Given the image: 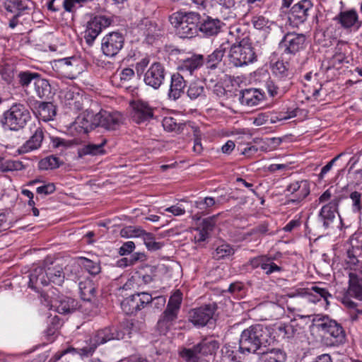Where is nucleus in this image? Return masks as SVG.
I'll return each mask as SVG.
<instances>
[{
  "label": "nucleus",
  "instance_id": "17",
  "mask_svg": "<svg viewBox=\"0 0 362 362\" xmlns=\"http://www.w3.org/2000/svg\"><path fill=\"white\" fill-rule=\"evenodd\" d=\"M214 312L211 305L195 308L189 313V320L196 327H204L212 320Z\"/></svg>",
  "mask_w": 362,
  "mask_h": 362
},
{
  "label": "nucleus",
  "instance_id": "31",
  "mask_svg": "<svg viewBox=\"0 0 362 362\" xmlns=\"http://www.w3.org/2000/svg\"><path fill=\"white\" fill-rule=\"evenodd\" d=\"M288 193L295 194L296 199L292 202H300L310 194L309 184L305 180L296 181L291 183L286 188Z\"/></svg>",
  "mask_w": 362,
  "mask_h": 362
},
{
  "label": "nucleus",
  "instance_id": "45",
  "mask_svg": "<svg viewBox=\"0 0 362 362\" xmlns=\"http://www.w3.org/2000/svg\"><path fill=\"white\" fill-rule=\"evenodd\" d=\"M40 75L36 72H31L29 71H21L18 74V81L19 83L23 87H28L30 83H35L37 77H39Z\"/></svg>",
  "mask_w": 362,
  "mask_h": 362
},
{
  "label": "nucleus",
  "instance_id": "6",
  "mask_svg": "<svg viewBox=\"0 0 362 362\" xmlns=\"http://www.w3.org/2000/svg\"><path fill=\"white\" fill-rule=\"evenodd\" d=\"M30 119L28 108L25 105L16 103L3 113L0 122L5 130L18 132L23 129Z\"/></svg>",
  "mask_w": 362,
  "mask_h": 362
},
{
  "label": "nucleus",
  "instance_id": "1",
  "mask_svg": "<svg viewBox=\"0 0 362 362\" xmlns=\"http://www.w3.org/2000/svg\"><path fill=\"white\" fill-rule=\"evenodd\" d=\"M64 281L62 267L57 264H48L45 260L44 264L33 269L29 275V287L37 293H40L42 287L53 284L62 286Z\"/></svg>",
  "mask_w": 362,
  "mask_h": 362
},
{
  "label": "nucleus",
  "instance_id": "50",
  "mask_svg": "<svg viewBox=\"0 0 362 362\" xmlns=\"http://www.w3.org/2000/svg\"><path fill=\"white\" fill-rule=\"evenodd\" d=\"M216 204V201L213 197H209L204 199H199L194 203V206L202 211H206L213 206Z\"/></svg>",
  "mask_w": 362,
  "mask_h": 362
},
{
  "label": "nucleus",
  "instance_id": "41",
  "mask_svg": "<svg viewBox=\"0 0 362 362\" xmlns=\"http://www.w3.org/2000/svg\"><path fill=\"white\" fill-rule=\"evenodd\" d=\"M64 98L66 105L69 106L70 108L78 110L81 108V95L78 93H75L72 90L68 89L64 93Z\"/></svg>",
  "mask_w": 362,
  "mask_h": 362
},
{
  "label": "nucleus",
  "instance_id": "29",
  "mask_svg": "<svg viewBox=\"0 0 362 362\" xmlns=\"http://www.w3.org/2000/svg\"><path fill=\"white\" fill-rule=\"evenodd\" d=\"M185 77V75L180 72L172 76L170 87L168 93L170 98L177 100L184 93V88L186 86Z\"/></svg>",
  "mask_w": 362,
  "mask_h": 362
},
{
  "label": "nucleus",
  "instance_id": "2",
  "mask_svg": "<svg viewBox=\"0 0 362 362\" xmlns=\"http://www.w3.org/2000/svg\"><path fill=\"white\" fill-rule=\"evenodd\" d=\"M129 328L127 327H105L97 331L92 337L86 340L83 344L75 349L81 357L92 356L97 347L111 340H119L129 334Z\"/></svg>",
  "mask_w": 362,
  "mask_h": 362
},
{
  "label": "nucleus",
  "instance_id": "48",
  "mask_svg": "<svg viewBox=\"0 0 362 362\" xmlns=\"http://www.w3.org/2000/svg\"><path fill=\"white\" fill-rule=\"evenodd\" d=\"M165 212L170 213L175 216H179L185 214V209L182 205L175 204L166 208L160 207L158 210V213L163 216L165 215Z\"/></svg>",
  "mask_w": 362,
  "mask_h": 362
},
{
  "label": "nucleus",
  "instance_id": "37",
  "mask_svg": "<svg viewBox=\"0 0 362 362\" xmlns=\"http://www.w3.org/2000/svg\"><path fill=\"white\" fill-rule=\"evenodd\" d=\"M37 113L40 119L48 122L53 120L56 115V109L52 103L42 102L38 106Z\"/></svg>",
  "mask_w": 362,
  "mask_h": 362
},
{
  "label": "nucleus",
  "instance_id": "12",
  "mask_svg": "<svg viewBox=\"0 0 362 362\" xmlns=\"http://www.w3.org/2000/svg\"><path fill=\"white\" fill-rule=\"evenodd\" d=\"M96 125L106 129H116L124 121L123 115L117 111L101 110L94 115Z\"/></svg>",
  "mask_w": 362,
  "mask_h": 362
},
{
  "label": "nucleus",
  "instance_id": "64",
  "mask_svg": "<svg viewBox=\"0 0 362 362\" xmlns=\"http://www.w3.org/2000/svg\"><path fill=\"white\" fill-rule=\"evenodd\" d=\"M62 6V0H50L47 3V8L48 10L56 12L59 11Z\"/></svg>",
  "mask_w": 362,
  "mask_h": 362
},
{
  "label": "nucleus",
  "instance_id": "8",
  "mask_svg": "<svg viewBox=\"0 0 362 362\" xmlns=\"http://www.w3.org/2000/svg\"><path fill=\"white\" fill-rule=\"evenodd\" d=\"M112 18L107 16H95L87 23L84 38L88 45L93 44L96 37L103 29L107 28L112 23Z\"/></svg>",
  "mask_w": 362,
  "mask_h": 362
},
{
  "label": "nucleus",
  "instance_id": "44",
  "mask_svg": "<svg viewBox=\"0 0 362 362\" xmlns=\"http://www.w3.org/2000/svg\"><path fill=\"white\" fill-rule=\"evenodd\" d=\"M234 253L235 249L230 245L224 243L216 247L213 255L215 259H221L230 257Z\"/></svg>",
  "mask_w": 362,
  "mask_h": 362
},
{
  "label": "nucleus",
  "instance_id": "27",
  "mask_svg": "<svg viewBox=\"0 0 362 362\" xmlns=\"http://www.w3.org/2000/svg\"><path fill=\"white\" fill-rule=\"evenodd\" d=\"M291 296H308L309 300L313 303L320 301L321 298H323L327 302L328 298L331 297V295L326 288L317 286H313L310 288H300L296 291V293H293Z\"/></svg>",
  "mask_w": 362,
  "mask_h": 362
},
{
  "label": "nucleus",
  "instance_id": "61",
  "mask_svg": "<svg viewBox=\"0 0 362 362\" xmlns=\"http://www.w3.org/2000/svg\"><path fill=\"white\" fill-rule=\"evenodd\" d=\"M134 76V71L132 69L126 68L124 69L119 74L120 81L122 82H127L130 81Z\"/></svg>",
  "mask_w": 362,
  "mask_h": 362
},
{
  "label": "nucleus",
  "instance_id": "23",
  "mask_svg": "<svg viewBox=\"0 0 362 362\" xmlns=\"http://www.w3.org/2000/svg\"><path fill=\"white\" fill-rule=\"evenodd\" d=\"M48 305L49 309H54L60 314H68L77 308L78 302L74 298L61 296L51 299Z\"/></svg>",
  "mask_w": 362,
  "mask_h": 362
},
{
  "label": "nucleus",
  "instance_id": "39",
  "mask_svg": "<svg viewBox=\"0 0 362 362\" xmlns=\"http://www.w3.org/2000/svg\"><path fill=\"white\" fill-rule=\"evenodd\" d=\"M260 358L262 362H285L286 355L279 349H272L264 351Z\"/></svg>",
  "mask_w": 362,
  "mask_h": 362
},
{
  "label": "nucleus",
  "instance_id": "42",
  "mask_svg": "<svg viewBox=\"0 0 362 362\" xmlns=\"http://www.w3.org/2000/svg\"><path fill=\"white\" fill-rule=\"evenodd\" d=\"M204 93V83L200 81L191 82L187 91L188 97L192 100H194L202 96Z\"/></svg>",
  "mask_w": 362,
  "mask_h": 362
},
{
  "label": "nucleus",
  "instance_id": "24",
  "mask_svg": "<svg viewBox=\"0 0 362 362\" xmlns=\"http://www.w3.org/2000/svg\"><path fill=\"white\" fill-rule=\"evenodd\" d=\"M97 127L94 119V115L90 113L81 114L77 117L76 120L70 127L71 131H75L76 134H86L89 130Z\"/></svg>",
  "mask_w": 362,
  "mask_h": 362
},
{
  "label": "nucleus",
  "instance_id": "33",
  "mask_svg": "<svg viewBox=\"0 0 362 362\" xmlns=\"http://www.w3.org/2000/svg\"><path fill=\"white\" fill-rule=\"evenodd\" d=\"M230 47V42H229V40H224L219 47L208 56V67L211 69L216 68L217 64L221 62L226 52L229 49Z\"/></svg>",
  "mask_w": 362,
  "mask_h": 362
},
{
  "label": "nucleus",
  "instance_id": "5",
  "mask_svg": "<svg viewBox=\"0 0 362 362\" xmlns=\"http://www.w3.org/2000/svg\"><path fill=\"white\" fill-rule=\"evenodd\" d=\"M169 21L180 37L191 38L197 32L200 15L196 12L180 11L173 13Z\"/></svg>",
  "mask_w": 362,
  "mask_h": 362
},
{
  "label": "nucleus",
  "instance_id": "16",
  "mask_svg": "<svg viewBox=\"0 0 362 362\" xmlns=\"http://www.w3.org/2000/svg\"><path fill=\"white\" fill-rule=\"evenodd\" d=\"M30 131L32 135L30 139L18 149L19 154L37 150L42 146L44 139V132L40 122H38L37 125L34 124V126L30 127Z\"/></svg>",
  "mask_w": 362,
  "mask_h": 362
},
{
  "label": "nucleus",
  "instance_id": "36",
  "mask_svg": "<svg viewBox=\"0 0 362 362\" xmlns=\"http://www.w3.org/2000/svg\"><path fill=\"white\" fill-rule=\"evenodd\" d=\"M291 83H284L280 80L276 82L272 80H268L266 82V88L268 93L272 97L281 96L287 90Z\"/></svg>",
  "mask_w": 362,
  "mask_h": 362
},
{
  "label": "nucleus",
  "instance_id": "58",
  "mask_svg": "<svg viewBox=\"0 0 362 362\" xmlns=\"http://www.w3.org/2000/svg\"><path fill=\"white\" fill-rule=\"evenodd\" d=\"M135 249V244L133 241H127L122 244L119 249V254L121 256H125L134 251Z\"/></svg>",
  "mask_w": 362,
  "mask_h": 362
},
{
  "label": "nucleus",
  "instance_id": "53",
  "mask_svg": "<svg viewBox=\"0 0 362 362\" xmlns=\"http://www.w3.org/2000/svg\"><path fill=\"white\" fill-rule=\"evenodd\" d=\"M84 269L91 275H96L100 272V264L90 259L85 258L83 262Z\"/></svg>",
  "mask_w": 362,
  "mask_h": 362
},
{
  "label": "nucleus",
  "instance_id": "34",
  "mask_svg": "<svg viewBox=\"0 0 362 362\" xmlns=\"http://www.w3.org/2000/svg\"><path fill=\"white\" fill-rule=\"evenodd\" d=\"M221 28V23L218 19L207 16L201 23L199 30L206 35L211 36L217 34Z\"/></svg>",
  "mask_w": 362,
  "mask_h": 362
},
{
  "label": "nucleus",
  "instance_id": "22",
  "mask_svg": "<svg viewBox=\"0 0 362 362\" xmlns=\"http://www.w3.org/2000/svg\"><path fill=\"white\" fill-rule=\"evenodd\" d=\"M79 289L81 292V300H83V305L80 307H85L86 309H90V311L87 314H90L95 308V287L94 284L91 281H85L80 282Z\"/></svg>",
  "mask_w": 362,
  "mask_h": 362
},
{
  "label": "nucleus",
  "instance_id": "14",
  "mask_svg": "<svg viewBox=\"0 0 362 362\" xmlns=\"http://www.w3.org/2000/svg\"><path fill=\"white\" fill-rule=\"evenodd\" d=\"M305 36L303 34L289 33L284 35L279 45L284 52L293 54L298 52L305 47Z\"/></svg>",
  "mask_w": 362,
  "mask_h": 362
},
{
  "label": "nucleus",
  "instance_id": "18",
  "mask_svg": "<svg viewBox=\"0 0 362 362\" xmlns=\"http://www.w3.org/2000/svg\"><path fill=\"white\" fill-rule=\"evenodd\" d=\"M132 108V117L137 124L149 121L153 117V108L147 102L135 100L131 103Z\"/></svg>",
  "mask_w": 362,
  "mask_h": 362
},
{
  "label": "nucleus",
  "instance_id": "26",
  "mask_svg": "<svg viewBox=\"0 0 362 362\" xmlns=\"http://www.w3.org/2000/svg\"><path fill=\"white\" fill-rule=\"evenodd\" d=\"M249 265L252 269L260 267L267 275L282 270L281 267L275 264L272 258L265 255L252 258L249 261Z\"/></svg>",
  "mask_w": 362,
  "mask_h": 362
},
{
  "label": "nucleus",
  "instance_id": "28",
  "mask_svg": "<svg viewBox=\"0 0 362 362\" xmlns=\"http://www.w3.org/2000/svg\"><path fill=\"white\" fill-rule=\"evenodd\" d=\"M204 63L202 55H194L185 59L179 66V71L185 76H192L194 71L199 69Z\"/></svg>",
  "mask_w": 362,
  "mask_h": 362
},
{
  "label": "nucleus",
  "instance_id": "35",
  "mask_svg": "<svg viewBox=\"0 0 362 362\" xmlns=\"http://www.w3.org/2000/svg\"><path fill=\"white\" fill-rule=\"evenodd\" d=\"M347 293L349 296L362 300V281H361L355 274H349Z\"/></svg>",
  "mask_w": 362,
  "mask_h": 362
},
{
  "label": "nucleus",
  "instance_id": "20",
  "mask_svg": "<svg viewBox=\"0 0 362 362\" xmlns=\"http://www.w3.org/2000/svg\"><path fill=\"white\" fill-rule=\"evenodd\" d=\"M165 78V69L161 64L155 62L151 65L144 74L145 83L154 89H158Z\"/></svg>",
  "mask_w": 362,
  "mask_h": 362
},
{
  "label": "nucleus",
  "instance_id": "9",
  "mask_svg": "<svg viewBox=\"0 0 362 362\" xmlns=\"http://www.w3.org/2000/svg\"><path fill=\"white\" fill-rule=\"evenodd\" d=\"M80 62L76 57L62 58L54 62V68L64 78L73 79L81 72Z\"/></svg>",
  "mask_w": 362,
  "mask_h": 362
},
{
  "label": "nucleus",
  "instance_id": "40",
  "mask_svg": "<svg viewBox=\"0 0 362 362\" xmlns=\"http://www.w3.org/2000/svg\"><path fill=\"white\" fill-rule=\"evenodd\" d=\"M34 90L36 95L40 98H43L50 93V86L46 79L42 78L40 76L37 77L36 81L33 83Z\"/></svg>",
  "mask_w": 362,
  "mask_h": 362
},
{
  "label": "nucleus",
  "instance_id": "13",
  "mask_svg": "<svg viewBox=\"0 0 362 362\" xmlns=\"http://www.w3.org/2000/svg\"><path fill=\"white\" fill-rule=\"evenodd\" d=\"M325 337L329 339L330 344L337 346L342 344L345 340V333L340 324L335 320L327 319L320 325Z\"/></svg>",
  "mask_w": 362,
  "mask_h": 362
},
{
  "label": "nucleus",
  "instance_id": "57",
  "mask_svg": "<svg viewBox=\"0 0 362 362\" xmlns=\"http://www.w3.org/2000/svg\"><path fill=\"white\" fill-rule=\"evenodd\" d=\"M269 21L262 16H255L252 19L254 27L259 30L269 27Z\"/></svg>",
  "mask_w": 362,
  "mask_h": 362
},
{
  "label": "nucleus",
  "instance_id": "11",
  "mask_svg": "<svg viewBox=\"0 0 362 362\" xmlns=\"http://www.w3.org/2000/svg\"><path fill=\"white\" fill-rule=\"evenodd\" d=\"M342 199L341 196H336L328 202L322 206L318 214V221L322 224L325 229H327L332 226L336 218V214H338V207Z\"/></svg>",
  "mask_w": 362,
  "mask_h": 362
},
{
  "label": "nucleus",
  "instance_id": "30",
  "mask_svg": "<svg viewBox=\"0 0 362 362\" xmlns=\"http://www.w3.org/2000/svg\"><path fill=\"white\" fill-rule=\"evenodd\" d=\"M264 99V95L258 89L250 88L241 91L239 100L243 105L253 107Z\"/></svg>",
  "mask_w": 362,
  "mask_h": 362
},
{
  "label": "nucleus",
  "instance_id": "21",
  "mask_svg": "<svg viewBox=\"0 0 362 362\" xmlns=\"http://www.w3.org/2000/svg\"><path fill=\"white\" fill-rule=\"evenodd\" d=\"M153 300L151 295L148 293H136L126 298L122 302L121 306L127 314H133L139 310L138 301L142 300L146 305L150 303Z\"/></svg>",
  "mask_w": 362,
  "mask_h": 362
},
{
  "label": "nucleus",
  "instance_id": "19",
  "mask_svg": "<svg viewBox=\"0 0 362 362\" xmlns=\"http://www.w3.org/2000/svg\"><path fill=\"white\" fill-rule=\"evenodd\" d=\"M313 7L310 0H302L296 4L291 9L288 19L293 26H298L304 23L308 16V11Z\"/></svg>",
  "mask_w": 362,
  "mask_h": 362
},
{
  "label": "nucleus",
  "instance_id": "32",
  "mask_svg": "<svg viewBox=\"0 0 362 362\" xmlns=\"http://www.w3.org/2000/svg\"><path fill=\"white\" fill-rule=\"evenodd\" d=\"M336 20L344 28L358 30L361 25L358 21V14L355 11H348L341 12Z\"/></svg>",
  "mask_w": 362,
  "mask_h": 362
},
{
  "label": "nucleus",
  "instance_id": "55",
  "mask_svg": "<svg viewBox=\"0 0 362 362\" xmlns=\"http://www.w3.org/2000/svg\"><path fill=\"white\" fill-rule=\"evenodd\" d=\"M241 32H242V28L240 25H234L230 26L229 32H228V35H229L230 37L228 38L227 40H229L230 45L234 43L233 40H235L236 42H238L239 41H240L242 40L241 36L240 35Z\"/></svg>",
  "mask_w": 362,
  "mask_h": 362
},
{
  "label": "nucleus",
  "instance_id": "43",
  "mask_svg": "<svg viewBox=\"0 0 362 362\" xmlns=\"http://www.w3.org/2000/svg\"><path fill=\"white\" fill-rule=\"evenodd\" d=\"M235 346L225 344L221 349L222 361L223 362H240L235 354Z\"/></svg>",
  "mask_w": 362,
  "mask_h": 362
},
{
  "label": "nucleus",
  "instance_id": "47",
  "mask_svg": "<svg viewBox=\"0 0 362 362\" xmlns=\"http://www.w3.org/2000/svg\"><path fill=\"white\" fill-rule=\"evenodd\" d=\"M145 245L149 250L156 251L161 247V244L155 240L153 235L151 233H147L144 230V234L141 236Z\"/></svg>",
  "mask_w": 362,
  "mask_h": 362
},
{
  "label": "nucleus",
  "instance_id": "3",
  "mask_svg": "<svg viewBox=\"0 0 362 362\" xmlns=\"http://www.w3.org/2000/svg\"><path fill=\"white\" fill-rule=\"evenodd\" d=\"M273 339L269 331L261 325H255L244 329L239 340V351L242 354H255L262 347L269 345Z\"/></svg>",
  "mask_w": 362,
  "mask_h": 362
},
{
  "label": "nucleus",
  "instance_id": "54",
  "mask_svg": "<svg viewBox=\"0 0 362 362\" xmlns=\"http://www.w3.org/2000/svg\"><path fill=\"white\" fill-rule=\"evenodd\" d=\"M350 199L352 201V211L359 214L362 209L361 194L358 192H353L350 194Z\"/></svg>",
  "mask_w": 362,
  "mask_h": 362
},
{
  "label": "nucleus",
  "instance_id": "10",
  "mask_svg": "<svg viewBox=\"0 0 362 362\" xmlns=\"http://www.w3.org/2000/svg\"><path fill=\"white\" fill-rule=\"evenodd\" d=\"M124 38L117 32H112L105 35L102 39L101 49L107 57L117 55L124 46Z\"/></svg>",
  "mask_w": 362,
  "mask_h": 362
},
{
  "label": "nucleus",
  "instance_id": "38",
  "mask_svg": "<svg viewBox=\"0 0 362 362\" xmlns=\"http://www.w3.org/2000/svg\"><path fill=\"white\" fill-rule=\"evenodd\" d=\"M272 71L279 80L284 83H290L289 79L292 73L289 71L287 63L280 61L276 62L273 66Z\"/></svg>",
  "mask_w": 362,
  "mask_h": 362
},
{
  "label": "nucleus",
  "instance_id": "59",
  "mask_svg": "<svg viewBox=\"0 0 362 362\" xmlns=\"http://www.w3.org/2000/svg\"><path fill=\"white\" fill-rule=\"evenodd\" d=\"M36 191L40 194H50L55 191V186L53 183H48L47 185L38 187Z\"/></svg>",
  "mask_w": 362,
  "mask_h": 362
},
{
  "label": "nucleus",
  "instance_id": "52",
  "mask_svg": "<svg viewBox=\"0 0 362 362\" xmlns=\"http://www.w3.org/2000/svg\"><path fill=\"white\" fill-rule=\"evenodd\" d=\"M142 234H144V230L134 226H128L121 230V235L125 238H138Z\"/></svg>",
  "mask_w": 362,
  "mask_h": 362
},
{
  "label": "nucleus",
  "instance_id": "7",
  "mask_svg": "<svg viewBox=\"0 0 362 362\" xmlns=\"http://www.w3.org/2000/svg\"><path fill=\"white\" fill-rule=\"evenodd\" d=\"M228 58L235 66H243L256 60V55L249 41L243 37L238 44L230 45Z\"/></svg>",
  "mask_w": 362,
  "mask_h": 362
},
{
  "label": "nucleus",
  "instance_id": "4",
  "mask_svg": "<svg viewBox=\"0 0 362 362\" xmlns=\"http://www.w3.org/2000/svg\"><path fill=\"white\" fill-rule=\"evenodd\" d=\"M218 348L216 340L205 338L192 348H182L179 355L185 362H209L208 358L215 354Z\"/></svg>",
  "mask_w": 362,
  "mask_h": 362
},
{
  "label": "nucleus",
  "instance_id": "62",
  "mask_svg": "<svg viewBox=\"0 0 362 362\" xmlns=\"http://www.w3.org/2000/svg\"><path fill=\"white\" fill-rule=\"evenodd\" d=\"M139 257L138 254L133 255L129 259L127 258H122L118 261V265L119 267H127L129 265H132L139 259Z\"/></svg>",
  "mask_w": 362,
  "mask_h": 362
},
{
  "label": "nucleus",
  "instance_id": "60",
  "mask_svg": "<svg viewBox=\"0 0 362 362\" xmlns=\"http://www.w3.org/2000/svg\"><path fill=\"white\" fill-rule=\"evenodd\" d=\"M341 153L334 157L332 160H331L327 165H325L321 170V172L319 175L320 178H323L324 176L332 169L334 163L343 155Z\"/></svg>",
  "mask_w": 362,
  "mask_h": 362
},
{
  "label": "nucleus",
  "instance_id": "46",
  "mask_svg": "<svg viewBox=\"0 0 362 362\" xmlns=\"http://www.w3.org/2000/svg\"><path fill=\"white\" fill-rule=\"evenodd\" d=\"M59 166V158L54 156H47L39 162V168L41 170H52Z\"/></svg>",
  "mask_w": 362,
  "mask_h": 362
},
{
  "label": "nucleus",
  "instance_id": "63",
  "mask_svg": "<svg viewBox=\"0 0 362 362\" xmlns=\"http://www.w3.org/2000/svg\"><path fill=\"white\" fill-rule=\"evenodd\" d=\"M4 165H5L4 170L12 171V170H16L20 169L22 164L19 161L7 160L4 163Z\"/></svg>",
  "mask_w": 362,
  "mask_h": 362
},
{
  "label": "nucleus",
  "instance_id": "49",
  "mask_svg": "<svg viewBox=\"0 0 362 362\" xmlns=\"http://www.w3.org/2000/svg\"><path fill=\"white\" fill-rule=\"evenodd\" d=\"M162 125L167 132H177L180 128V124L172 117H164L162 121Z\"/></svg>",
  "mask_w": 362,
  "mask_h": 362
},
{
  "label": "nucleus",
  "instance_id": "25",
  "mask_svg": "<svg viewBox=\"0 0 362 362\" xmlns=\"http://www.w3.org/2000/svg\"><path fill=\"white\" fill-rule=\"evenodd\" d=\"M107 143L105 138H99L95 141H89L78 149L79 157L85 156H99L105 153L104 146Z\"/></svg>",
  "mask_w": 362,
  "mask_h": 362
},
{
  "label": "nucleus",
  "instance_id": "56",
  "mask_svg": "<svg viewBox=\"0 0 362 362\" xmlns=\"http://www.w3.org/2000/svg\"><path fill=\"white\" fill-rule=\"evenodd\" d=\"M279 337L281 338H289L293 335V327L288 324H281L276 327Z\"/></svg>",
  "mask_w": 362,
  "mask_h": 362
},
{
  "label": "nucleus",
  "instance_id": "51",
  "mask_svg": "<svg viewBox=\"0 0 362 362\" xmlns=\"http://www.w3.org/2000/svg\"><path fill=\"white\" fill-rule=\"evenodd\" d=\"M343 303L350 309L349 314L353 320L357 317V314L362 313V305H358L349 299H344Z\"/></svg>",
  "mask_w": 362,
  "mask_h": 362
},
{
  "label": "nucleus",
  "instance_id": "15",
  "mask_svg": "<svg viewBox=\"0 0 362 362\" xmlns=\"http://www.w3.org/2000/svg\"><path fill=\"white\" fill-rule=\"evenodd\" d=\"M182 301V293L180 291H175L170 297L167 307L163 313L161 320L165 323L171 324L177 318Z\"/></svg>",
  "mask_w": 362,
  "mask_h": 362
}]
</instances>
